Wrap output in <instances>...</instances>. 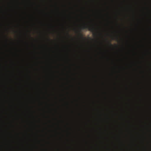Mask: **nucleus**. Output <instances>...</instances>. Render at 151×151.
<instances>
[{"label":"nucleus","instance_id":"obj_1","mask_svg":"<svg viewBox=\"0 0 151 151\" xmlns=\"http://www.w3.org/2000/svg\"><path fill=\"white\" fill-rule=\"evenodd\" d=\"M11 38H0L11 39ZM15 39H50V38H15ZM55 41V98H57V38H54Z\"/></svg>","mask_w":151,"mask_h":151},{"label":"nucleus","instance_id":"obj_2","mask_svg":"<svg viewBox=\"0 0 151 151\" xmlns=\"http://www.w3.org/2000/svg\"><path fill=\"white\" fill-rule=\"evenodd\" d=\"M43 27L44 30L49 31L51 29L52 25L49 22H47L43 24Z\"/></svg>","mask_w":151,"mask_h":151}]
</instances>
